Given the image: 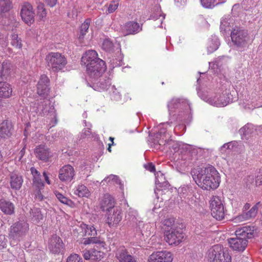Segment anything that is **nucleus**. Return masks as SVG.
<instances>
[{"instance_id": "nucleus-30", "label": "nucleus", "mask_w": 262, "mask_h": 262, "mask_svg": "<svg viewBox=\"0 0 262 262\" xmlns=\"http://www.w3.org/2000/svg\"><path fill=\"white\" fill-rule=\"evenodd\" d=\"M195 188H196V187L193 184L184 185L178 189V192L185 197L186 195L192 194Z\"/></svg>"}, {"instance_id": "nucleus-48", "label": "nucleus", "mask_w": 262, "mask_h": 262, "mask_svg": "<svg viewBox=\"0 0 262 262\" xmlns=\"http://www.w3.org/2000/svg\"><path fill=\"white\" fill-rule=\"evenodd\" d=\"M137 130L136 127H134L132 129H125L124 130H122L119 133V138L120 140H122L124 138H128V133H133Z\"/></svg>"}, {"instance_id": "nucleus-1", "label": "nucleus", "mask_w": 262, "mask_h": 262, "mask_svg": "<svg viewBox=\"0 0 262 262\" xmlns=\"http://www.w3.org/2000/svg\"><path fill=\"white\" fill-rule=\"evenodd\" d=\"M81 64L86 68L92 87L95 91H102L107 90L111 84V79L105 77L101 78L106 69L105 62L99 58L97 52L93 50L85 52L81 57Z\"/></svg>"}, {"instance_id": "nucleus-54", "label": "nucleus", "mask_w": 262, "mask_h": 262, "mask_svg": "<svg viewBox=\"0 0 262 262\" xmlns=\"http://www.w3.org/2000/svg\"><path fill=\"white\" fill-rule=\"evenodd\" d=\"M7 239L4 235H0V250L6 247Z\"/></svg>"}, {"instance_id": "nucleus-55", "label": "nucleus", "mask_w": 262, "mask_h": 262, "mask_svg": "<svg viewBox=\"0 0 262 262\" xmlns=\"http://www.w3.org/2000/svg\"><path fill=\"white\" fill-rule=\"evenodd\" d=\"M144 167L150 172H155L156 168L155 165L152 163H148L144 165Z\"/></svg>"}, {"instance_id": "nucleus-47", "label": "nucleus", "mask_w": 262, "mask_h": 262, "mask_svg": "<svg viewBox=\"0 0 262 262\" xmlns=\"http://www.w3.org/2000/svg\"><path fill=\"white\" fill-rule=\"evenodd\" d=\"M91 260L99 261L103 257V253L95 249H91Z\"/></svg>"}, {"instance_id": "nucleus-59", "label": "nucleus", "mask_w": 262, "mask_h": 262, "mask_svg": "<svg viewBox=\"0 0 262 262\" xmlns=\"http://www.w3.org/2000/svg\"><path fill=\"white\" fill-rule=\"evenodd\" d=\"M83 256L85 259H86V260L91 259V255H92L91 250H84V251H83Z\"/></svg>"}, {"instance_id": "nucleus-29", "label": "nucleus", "mask_w": 262, "mask_h": 262, "mask_svg": "<svg viewBox=\"0 0 262 262\" xmlns=\"http://www.w3.org/2000/svg\"><path fill=\"white\" fill-rule=\"evenodd\" d=\"M74 194L80 198H88L91 195V192L89 189L84 185L79 184L74 189Z\"/></svg>"}, {"instance_id": "nucleus-56", "label": "nucleus", "mask_w": 262, "mask_h": 262, "mask_svg": "<svg viewBox=\"0 0 262 262\" xmlns=\"http://www.w3.org/2000/svg\"><path fill=\"white\" fill-rule=\"evenodd\" d=\"M117 213V216L116 217V224L118 223L122 220V210L119 208V209H117V211H116V214Z\"/></svg>"}, {"instance_id": "nucleus-57", "label": "nucleus", "mask_w": 262, "mask_h": 262, "mask_svg": "<svg viewBox=\"0 0 262 262\" xmlns=\"http://www.w3.org/2000/svg\"><path fill=\"white\" fill-rule=\"evenodd\" d=\"M116 184H118L120 186V189L121 191V192L122 193V195H124L123 193V190H124V185L123 183H122L121 180L119 179V178L116 175Z\"/></svg>"}, {"instance_id": "nucleus-18", "label": "nucleus", "mask_w": 262, "mask_h": 262, "mask_svg": "<svg viewBox=\"0 0 262 262\" xmlns=\"http://www.w3.org/2000/svg\"><path fill=\"white\" fill-rule=\"evenodd\" d=\"M10 187L15 190H18L22 186L24 180L23 176L17 171H13L9 174Z\"/></svg>"}, {"instance_id": "nucleus-51", "label": "nucleus", "mask_w": 262, "mask_h": 262, "mask_svg": "<svg viewBox=\"0 0 262 262\" xmlns=\"http://www.w3.org/2000/svg\"><path fill=\"white\" fill-rule=\"evenodd\" d=\"M66 262H82V259L77 254H72L68 257Z\"/></svg>"}, {"instance_id": "nucleus-27", "label": "nucleus", "mask_w": 262, "mask_h": 262, "mask_svg": "<svg viewBox=\"0 0 262 262\" xmlns=\"http://www.w3.org/2000/svg\"><path fill=\"white\" fill-rule=\"evenodd\" d=\"M0 209L4 214L11 215L14 212V206L9 201L0 199Z\"/></svg>"}, {"instance_id": "nucleus-39", "label": "nucleus", "mask_w": 262, "mask_h": 262, "mask_svg": "<svg viewBox=\"0 0 262 262\" xmlns=\"http://www.w3.org/2000/svg\"><path fill=\"white\" fill-rule=\"evenodd\" d=\"M163 224L164 227V232H166V230H169L171 228L173 229L178 227L177 225L175 224L174 220L173 218L165 219L163 221Z\"/></svg>"}, {"instance_id": "nucleus-49", "label": "nucleus", "mask_w": 262, "mask_h": 262, "mask_svg": "<svg viewBox=\"0 0 262 262\" xmlns=\"http://www.w3.org/2000/svg\"><path fill=\"white\" fill-rule=\"evenodd\" d=\"M113 43L109 39L104 40L102 43V49L106 51L110 52L113 50Z\"/></svg>"}, {"instance_id": "nucleus-6", "label": "nucleus", "mask_w": 262, "mask_h": 262, "mask_svg": "<svg viewBox=\"0 0 262 262\" xmlns=\"http://www.w3.org/2000/svg\"><path fill=\"white\" fill-rule=\"evenodd\" d=\"M198 93L203 100L217 107L225 106L232 102L233 99V95L231 94L230 90L227 89L224 90L221 94L210 98H208L205 95H202L201 92H198Z\"/></svg>"}, {"instance_id": "nucleus-46", "label": "nucleus", "mask_w": 262, "mask_h": 262, "mask_svg": "<svg viewBox=\"0 0 262 262\" xmlns=\"http://www.w3.org/2000/svg\"><path fill=\"white\" fill-rule=\"evenodd\" d=\"M106 212V219L105 220L106 223L110 227L114 226L115 224V213H113L111 211Z\"/></svg>"}, {"instance_id": "nucleus-14", "label": "nucleus", "mask_w": 262, "mask_h": 262, "mask_svg": "<svg viewBox=\"0 0 262 262\" xmlns=\"http://www.w3.org/2000/svg\"><path fill=\"white\" fill-rule=\"evenodd\" d=\"M20 16L23 20L29 25L34 21L35 13L33 6L30 3H24L21 9Z\"/></svg>"}, {"instance_id": "nucleus-16", "label": "nucleus", "mask_w": 262, "mask_h": 262, "mask_svg": "<svg viewBox=\"0 0 262 262\" xmlns=\"http://www.w3.org/2000/svg\"><path fill=\"white\" fill-rule=\"evenodd\" d=\"M34 153L38 159L43 162H47L52 157L50 149L45 144L36 146L34 149Z\"/></svg>"}, {"instance_id": "nucleus-13", "label": "nucleus", "mask_w": 262, "mask_h": 262, "mask_svg": "<svg viewBox=\"0 0 262 262\" xmlns=\"http://www.w3.org/2000/svg\"><path fill=\"white\" fill-rule=\"evenodd\" d=\"M164 234L165 240L169 245H179L182 242L184 237L183 230L178 227L166 230Z\"/></svg>"}, {"instance_id": "nucleus-45", "label": "nucleus", "mask_w": 262, "mask_h": 262, "mask_svg": "<svg viewBox=\"0 0 262 262\" xmlns=\"http://www.w3.org/2000/svg\"><path fill=\"white\" fill-rule=\"evenodd\" d=\"M33 185L37 189L40 190L44 187V183L41 179V176L33 179Z\"/></svg>"}, {"instance_id": "nucleus-24", "label": "nucleus", "mask_w": 262, "mask_h": 262, "mask_svg": "<svg viewBox=\"0 0 262 262\" xmlns=\"http://www.w3.org/2000/svg\"><path fill=\"white\" fill-rule=\"evenodd\" d=\"M13 130L11 123L7 120L0 124V138L7 139L11 137Z\"/></svg>"}, {"instance_id": "nucleus-9", "label": "nucleus", "mask_w": 262, "mask_h": 262, "mask_svg": "<svg viewBox=\"0 0 262 262\" xmlns=\"http://www.w3.org/2000/svg\"><path fill=\"white\" fill-rule=\"evenodd\" d=\"M208 257L209 262H231V256L219 245H214L209 250Z\"/></svg>"}, {"instance_id": "nucleus-26", "label": "nucleus", "mask_w": 262, "mask_h": 262, "mask_svg": "<svg viewBox=\"0 0 262 262\" xmlns=\"http://www.w3.org/2000/svg\"><path fill=\"white\" fill-rule=\"evenodd\" d=\"M13 89L12 85L4 81L0 82V98L7 99L11 97Z\"/></svg>"}, {"instance_id": "nucleus-50", "label": "nucleus", "mask_w": 262, "mask_h": 262, "mask_svg": "<svg viewBox=\"0 0 262 262\" xmlns=\"http://www.w3.org/2000/svg\"><path fill=\"white\" fill-rule=\"evenodd\" d=\"M167 124V123H161L159 125L160 130L156 134V138L158 139L159 137H162V136H164L165 137H166V136L168 137V135H169V134L166 133V129L163 127L164 125Z\"/></svg>"}, {"instance_id": "nucleus-38", "label": "nucleus", "mask_w": 262, "mask_h": 262, "mask_svg": "<svg viewBox=\"0 0 262 262\" xmlns=\"http://www.w3.org/2000/svg\"><path fill=\"white\" fill-rule=\"evenodd\" d=\"M253 126L251 124H247L239 130V133L242 136L247 137L253 132Z\"/></svg>"}, {"instance_id": "nucleus-8", "label": "nucleus", "mask_w": 262, "mask_h": 262, "mask_svg": "<svg viewBox=\"0 0 262 262\" xmlns=\"http://www.w3.org/2000/svg\"><path fill=\"white\" fill-rule=\"evenodd\" d=\"M46 60L48 67L54 72L63 70L67 63L64 55L58 52H50L46 55Z\"/></svg>"}, {"instance_id": "nucleus-21", "label": "nucleus", "mask_w": 262, "mask_h": 262, "mask_svg": "<svg viewBox=\"0 0 262 262\" xmlns=\"http://www.w3.org/2000/svg\"><path fill=\"white\" fill-rule=\"evenodd\" d=\"M49 79L46 75H42L40 76L37 87L38 95L45 96L48 94L49 92Z\"/></svg>"}, {"instance_id": "nucleus-11", "label": "nucleus", "mask_w": 262, "mask_h": 262, "mask_svg": "<svg viewBox=\"0 0 262 262\" xmlns=\"http://www.w3.org/2000/svg\"><path fill=\"white\" fill-rule=\"evenodd\" d=\"M29 230V224L25 220H19L18 222L11 226L9 235L15 239H22L27 233Z\"/></svg>"}, {"instance_id": "nucleus-12", "label": "nucleus", "mask_w": 262, "mask_h": 262, "mask_svg": "<svg viewBox=\"0 0 262 262\" xmlns=\"http://www.w3.org/2000/svg\"><path fill=\"white\" fill-rule=\"evenodd\" d=\"M210 207L212 216L216 220L221 221L225 217V208L221 198L213 196L210 201Z\"/></svg>"}, {"instance_id": "nucleus-60", "label": "nucleus", "mask_w": 262, "mask_h": 262, "mask_svg": "<svg viewBox=\"0 0 262 262\" xmlns=\"http://www.w3.org/2000/svg\"><path fill=\"white\" fill-rule=\"evenodd\" d=\"M233 142H229L227 143H225L223 146L221 147V150H224V149H231L233 146Z\"/></svg>"}, {"instance_id": "nucleus-41", "label": "nucleus", "mask_w": 262, "mask_h": 262, "mask_svg": "<svg viewBox=\"0 0 262 262\" xmlns=\"http://www.w3.org/2000/svg\"><path fill=\"white\" fill-rule=\"evenodd\" d=\"M83 122L85 124V126H86V128H84L80 133L79 135L80 139H84L85 138L90 136L91 135L90 129L92 126L91 124L89 123H87L85 120H84Z\"/></svg>"}, {"instance_id": "nucleus-3", "label": "nucleus", "mask_w": 262, "mask_h": 262, "mask_svg": "<svg viewBox=\"0 0 262 262\" xmlns=\"http://www.w3.org/2000/svg\"><path fill=\"white\" fill-rule=\"evenodd\" d=\"M254 227L245 226L235 231L236 237L229 239L230 247L234 251L243 252L248 245L247 239L254 237Z\"/></svg>"}, {"instance_id": "nucleus-28", "label": "nucleus", "mask_w": 262, "mask_h": 262, "mask_svg": "<svg viewBox=\"0 0 262 262\" xmlns=\"http://www.w3.org/2000/svg\"><path fill=\"white\" fill-rule=\"evenodd\" d=\"M155 184L158 190H160L162 188L166 189L169 186L168 182L165 180L164 174L160 171L156 174Z\"/></svg>"}, {"instance_id": "nucleus-20", "label": "nucleus", "mask_w": 262, "mask_h": 262, "mask_svg": "<svg viewBox=\"0 0 262 262\" xmlns=\"http://www.w3.org/2000/svg\"><path fill=\"white\" fill-rule=\"evenodd\" d=\"M121 30L125 35L134 34L138 33L141 30L139 24L137 22L130 21L127 22L123 26H121Z\"/></svg>"}, {"instance_id": "nucleus-32", "label": "nucleus", "mask_w": 262, "mask_h": 262, "mask_svg": "<svg viewBox=\"0 0 262 262\" xmlns=\"http://www.w3.org/2000/svg\"><path fill=\"white\" fill-rule=\"evenodd\" d=\"M220 45L219 39L216 37L211 38L209 41L207 51L209 53H211L216 51Z\"/></svg>"}, {"instance_id": "nucleus-63", "label": "nucleus", "mask_w": 262, "mask_h": 262, "mask_svg": "<svg viewBox=\"0 0 262 262\" xmlns=\"http://www.w3.org/2000/svg\"><path fill=\"white\" fill-rule=\"evenodd\" d=\"M46 3L48 5H49L51 7L54 6L56 3L57 0H45Z\"/></svg>"}, {"instance_id": "nucleus-4", "label": "nucleus", "mask_w": 262, "mask_h": 262, "mask_svg": "<svg viewBox=\"0 0 262 262\" xmlns=\"http://www.w3.org/2000/svg\"><path fill=\"white\" fill-rule=\"evenodd\" d=\"M11 8L10 0H0V16L2 17L0 23L5 26L7 30L13 31L18 27L19 23L16 21L14 14L10 13Z\"/></svg>"}, {"instance_id": "nucleus-5", "label": "nucleus", "mask_w": 262, "mask_h": 262, "mask_svg": "<svg viewBox=\"0 0 262 262\" xmlns=\"http://www.w3.org/2000/svg\"><path fill=\"white\" fill-rule=\"evenodd\" d=\"M168 107L170 112L173 110L180 108L184 110L178 114V119L184 123H189L192 120V114L190 104L188 100L184 99H172L168 103Z\"/></svg>"}, {"instance_id": "nucleus-17", "label": "nucleus", "mask_w": 262, "mask_h": 262, "mask_svg": "<svg viewBox=\"0 0 262 262\" xmlns=\"http://www.w3.org/2000/svg\"><path fill=\"white\" fill-rule=\"evenodd\" d=\"M172 259V255L170 252L160 251L151 254L148 261L149 262H171Z\"/></svg>"}, {"instance_id": "nucleus-31", "label": "nucleus", "mask_w": 262, "mask_h": 262, "mask_svg": "<svg viewBox=\"0 0 262 262\" xmlns=\"http://www.w3.org/2000/svg\"><path fill=\"white\" fill-rule=\"evenodd\" d=\"M30 214L32 221L35 224L38 223L43 219V215L39 208H33L31 209L30 211Z\"/></svg>"}, {"instance_id": "nucleus-7", "label": "nucleus", "mask_w": 262, "mask_h": 262, "mask_svg": "<svg viewBox=\"0 0 262 262\" xmlns=\"http://www.w3.org/2000/svg\"><path fill=\"white\" fill-rule=\"evenodd\" d=\"M232 42L240 51H243L247 47L249 39L248 31L241 27H235L231 32Z\"/></svg>"}, {"instance_id": "nucleus-22", "label": "nucleus", "mask_w": 262, "mask_h": 262, "mask_svg": "<svg viewBox=\"0 0 262 262\" xmlns=\"http://www.w3.org/2000/svg\"><path fill=\"white\" fill-rule=\"evenodd\" d=\"M116 255L119 262H136V258L128 253L124 246L117 249Z\"/></svg>"}, {"instance_id": "nucleus-62", "label": "nucleus", "mask_w": 262, "mask_h": 262, "mask_svg": "<svg viewBox=\"0 0 262 262\" xmlns=\"http://www.w3.org/2000/svg\"><path fill=\"white\" fill-rule=\"evenodd\" d=\"M30 170L33 178L40 176V173L34 167H31Z\"/></svg>"}, {"instance_id": "nucleus-36", "label": "nucleus", "mask_w": 262, "mask_h": 262, "mask_svg": "<svg viewBox=\"0 0 262 262\" xmlns=\"http://www.w3.org/2000/svg\"><path fill=\"white\" fill-rule=\"evenodd\" d=\"M91 20L90 18L86 19L84 22L81 25L80 29L79 38L82 39L86 34L89 28Z\"/></svg>"}, {"instance_id": "nucleus-44", "label": "nucleus", "mask_w": 262, "mask_h": 262, "mask_svg": "<svg viewBox=\"0 0 262 262\" xmlns=\"http://www.w3.org/2000/svg\"><path fill=\"white\" fill-rule=\"evenodd\" d=\"M118 45L119 47L116 48V51H117V54H119V55H118V58H116V67H120L124 64L122 61L123 55L121 53L120 43H119Z\"/></svg>"}, {"instance_id": "nucleus-52", "label": "nucleus", "mask_w": 262, "mask_h": 262, "mask_svg": "<svg viewBox=\"0 0 262 262\" xmlns=\"http://www.w3.org/2000/svg\"><path fill=\"white\" fill-rule=\"evenodd\" d=\"M198 199L194 195L189 198L188 201V204L191 207H193V206H196L198 205Z\"/></svg>"}, {"instance_id": "nucleus-37", "label": "nucleus", "mask_w": 262, "mask_h": 262, "mask_svg": "<svg viewBox=\"0 0 262 262\" xmlns=\"http://www.w3.org/2000/svg\"><path fill=\"white\" fill-rule=\"evenodd\" d=\"M47 16V12L44 4L39 3L37 7V16L40 20H43Z\"/></svg>"}, {"instance_id": "nucleus-40", "label": "nucleus", "mask_w": 262, "mask_h": 262, "mask_svg": "<svg viewBox=\"0 0 262 262\" xmlns=\"http://www.w3.org/2000/svg\"><path fill=\"white\" fill-rule=\"evenodd\" d=\"M11 44L12 46L17 49H21L22 47L21 40L19 38H18V35L15 33H12L11 35Z\"/></svg>"}, {"instance_id": "nucleus-2", "label": "nucleus", "mask_w": 262, "mask_h": 262, "mask_svg": "<svg viewBox=\"0 0 262 262\" xmlns=\"http://www.w3.org/2000/svg\"><path fill=\"white\" fill-rule=\"evenodd\" d=\"M191 174L197 185L203 190H215L221 182L219 173L212 165L194 168Z\"/></svg>"}, {"instance_id": "nucleus-35", "label": "nucleus", "mask_w": 262, "mask_h": 262, "mask_svg": "<svg viewBox=\"0 0 262 262\" xmlns=\"http://www.w3.org/2000/svg\"><path fill=\"white\" fill-rule=\"evenodd\" d=\"M202 6L205 8L211 9L219 4L225 3L224 1L216 3V0H201Z\"/></svg>"}, {"instance_id": "nucleus-15", "label": "nucleus", "mask_w": 262, "mask_h": 262, "mask_svg": "<svg viewBox=\"0 0 262 262\" xmlns=\"http://www.w3.org/2000/svg\"><path fill=\"white\" fill-rule=\"evenodd\" d=\"M75 171L71 165L68 164L64 165L59 169L58 178L62 182L69 183L74 178Z\"/></svg>"}, {"instance_id": "nucleus-58", "label": "nucleus", "mask_w": 262, "mask_h": 262, "mask_svg": "<svg viewBox=\"0 0 262 262\" xmlns=\"http://www.w3.org/2000/svg\"><path fill=\"white\" fill-rule=\"evenodd\" d=\"M256 183L258 185H262V167L259 169V175L256 177Z\"/></svg>"}, {"instance_id": "nucleus-33", "label": "nucleus", "mask_w": 262, "mask_h": 262, "mask_svg": "<svg viewBox=\"0 0 262 262\" xmlns=\"http://www.w3.org/2000/svg\"><path fill=\"white\" fill-rule=\"evenodd\" d=\"M159 138H160L159 140H157L155 142H157L159 146H165L169 149L171 148L170 145L173 143V141L170 139V135H168V137L166 136V137L164 136L159 137Z\"/></svg>"}, {"instance_id": "nucleus-25", "label": "nucleus", "mask_w": 262, "mask_h": 262, "mask_svg": "<svg viewBox=\"0 0 262 262\" xmlns=\"http://www.w3.org/2000/svg\"><path fill=\"white\" fill-rule=\"evenodd\" d=\"M260 205V203L259 202L254 205L249 211L246 212H243L242 214L238 215L237 218L238 220H248L256 216L258 207Z\"/></svg>"}, {"instance_id": "nucleus-34", "label": "nucleus", "mask_w": 262, "mask_h": 262, "mask_svg": "<svg viewBox=\"0 0 262 262\" xmlns=\"http://www.w3.org/2000/svg\"><path fill=\"white\" fill-rule=\"evenodd\" d=\"M81 227L84 230L85 236H95L97 234L95 228L93 226H89L86 224H81Z\"/></svg>"}, {"instance_id": "nucleus-10", "label": "nucleus", "mask_w": 262, "mask_h": 262, "mask_svg": "<svg viewBox=\"0 0 262 262\" xmlns=\"http://www.w3.org/2000/svg\"><path fill=\"white\" fill-rule=\"evenodd\" d=\"M40 114L43 116H49L50 120L49 126L50 128L54 126L57 123L56 114L54 106L50 104L49 100H45L38 107Z\"/></svg>"}, {"instance_id": "nucleus-61", "label": "nucleus", "mask_w": 262, "mask_h": 262, "mask_svg": "<svg viewBox=\"0 0 262 262\" xmlns=\"http://www.w3.org/2000/svg\"><path fill=\"white\" fill-rule=\"evenodd\" d=\"M224 58V56L216 58L213 62V66H215L216 68L221 67L222 64L221 63V61Z\"/></svg>"}, {"instance_id": "nucleus-43", "label": "nucleus", "mask_w": 262, "mask_h": 262, "mask_svg": "<svg viewBox=\"0 0 262 262\" xmlns=\"http://www.w3.org/2000/svg\"><path fill=\"white\" fill-rule=\"evenodd\" d=\"M55 194L57 198V199L62 203L64 204H66L68 205H70V204L72 203V201L69 199H68L67 197L64 196L61 193L56 191H55Z\"/></svg>"}, {"instance_id": "nucleus-19", "label": "nucleus", "mask_w": 262, "mask_h": 262, "mask_svg": "<svg viewBox=\"0 0 262 262\" xmlns=\"http://www.w3.org/2000/svg\"><path fill=\"white\" fill-rule=\"evenodd\" d=\"M101 208L103 211L115 213V200L110 194H106L104 195L100 203Z\"/></svg>"}, {"instance_id": "nucleus-53", "label": "nucleus", "mask_w": 262, "mask_h": 262, "mask_svg": "<svg viewBox=\"0 0 262 262\" xmlns=\"http://www.w3.org/2000/svg\"><path fill=\"white\" fill-rule=\"evenodd\" d=\"M115 181V175L111 174L108 177L105 178L101 183H103V184H104V183L105 182L107 184H112L114 183V182Z\"/></svg>"}, {"instance_id": "nucleus-64", "label": "nucleus", "mask_w": 262, "mask_h": 262, "mask_svg": "<svg viewBox=\"0 0 262 262\" xmlns=\"http://www.w3.org/2000/svg\"><path fill=\"white\" fill-rule=\"evenodd\" d=\"M25 153V148L24 147L19 152L18 156V161H20L21 158L23 157Z\"/></svg>"}, {"instance_id": "nucleus-23", "label": "nucleus", "mask_w": 262, "mask_h": 262, "mask_svg": "<svg viewBox=\"0 0 262 262\" xmlns=\"http://www.w3.org/2000/svg\"><path fill=\"white\" fill-rule=\"evenodd\" d=\"M63 245L61 239L56 235H54L50 240L49 248L52 253H58L62 249Z\"/></svg>"}, {"instance_id": "nucleus-42", "label": "nucleus", "mask_w": 262, "mask_h": 262, "mask_svg": "<svg viewBox=\"0 0 262 262\" xmlns=\"http://www.w3.org/2000/svg\"><path fill=\"white\" fill-rule=\"evenodd\" d=\"M229 19L227 18H224L221 20L220 25V29L221 31L226 32L231 30L230 22H229Z\"/></svg>"}]
</instances>
